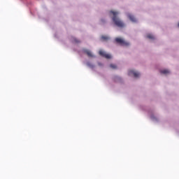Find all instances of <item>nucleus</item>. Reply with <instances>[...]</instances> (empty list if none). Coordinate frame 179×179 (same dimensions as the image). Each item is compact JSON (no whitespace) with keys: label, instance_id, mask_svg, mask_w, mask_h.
<instances>
[{"label":"nucleus","instance_id":"14","mask_svg":"<svg viewBox=\"0 0 179 179\" xmlns=\"http://www.w3.org/2000/svg\"><path fill=\"white\" fill-rule=\"evenodd\" d=\"M99 66H101V63H99Z\"/></svg>","mask_w":179,"mask_h":179},{"label":"nucleus","instance_id":"2","mask_svg":"<svg viewBox=\"0 0 179 179\" xmlns=\"http://www.w3.org/2000/svg\"><path fill=\"white\" fill-rule=\"evenodd\" d=\"M115 41L117 43L120 44V45H123V47H128L129 45V43L124 41V39L121 38H116L115 39Z\"/></svg>","mask_w":179,"mask_h":179},{"label":"nucleus","instance_id":"4","mask_svg":"<svg viewBox=\"0 0 179 179\" xmlns=\"http://www.w3.org/2000/svg\"><path fill=\"white\" fill-rule=\"evenodd\" d=\"M129 76L133 75V76H134V78H139L141 74L134 70H130V71H129Z\"/></svg>","mask_w":179,"mask_h":179},{"label":"nucleus","instance_id":"6","mask_svg":"<svg viewBox=\"0 0 179 179\" xmlns=\"http://www.w3.org/2000/svg\"><path fill=\"white\" fill-rule=\"evenodd\" d=\"M101 40L102 41H108V40H110V37H109V36H107L103 35V36L101 37Z\"/></svg>","mask_w":179,"mask_h":179},{"label":"nucleus","instance_id":"1","mask_svg":"<svg viewBox=\"0 0 179 179\" xmlns=\"http://www.w3.org/2000/svg\"><path fill=\"white\" fill-rule=\"evenodd\" d=\"M110 13H111L113 15L112 20H113L114 24H115V26H117V27H120V28L125 27V24L124 23V22H122V20H121L117 16L118 15V12L110 10Z\"/></svg>","mask_w":179,"mask_h":179},{"label":"nucleus","instance_id":"5","mask_svg":"<svg viewBox=\"0 0 179 179\" xmlns=\"http://www.w3.org/2000/svg\"><path fill=\"white\" fill-rule=\"evenodd\" d=\"M128 17L134 23L136 22V18L132 14H128Z\"/></svg>","mask_w":179,"mask_h":179},{"label":"nucleus","instance_id":"13","mask_svg":"<svg viewBox=\"0 0 179 179\" xmlns=\"http://www.w3.org/2000/svg\"><path fill=\"white\" fill-rule=\"evenodd\" d=\"M101 22H102V23H104V20H101Z\"/></svg>","mask_w":179,"mask_h":179},{"label":"nucleus","instance_id":"3","mask_svg":"<svg viewBox=\"0 0 179 179\" xmlns=\"http://www.w3.org/2000/svg\"><path fill=\"white\" fill-rule=\"evenodd\" d=\"M99 55L101 57H104V58H106V59H111V55L106 53V52L103 50H99Z\"/></svg>","mask_w":179,"mask_h":179},{"label":"nucleus","instance_id":"8","mask_svg":"<svg viewBox=\"0 0 179 179\" xmlns=\"http://www.w3.org/2000/svg\"><path fill=\"white\" fill-rule=\"evenodd\" d=\"M160 73H163V75H167L168 73H170V71L167 69H164V70H162Z\"/></svg>","mask_w":179,"mask_h":179},{"label":"nucleus","instance_id":"11","mask_svg":"<svg viewBox=\"0 0 179 179\" xmlns=\"http://www.w3.org/2000/svg\"><path fill=\"white\" fill-rule=\"evenodd\" d=\"M110 68L112 69H117V65L111 64H110Z\"/></svg>","mask_w":179,"mask_h":179},{"label":"nucleus","instance_id":"7","mask_svg":"<svg viewBox=\"0 0 179 179\" xmlns=\"http://www.w3.org/2000/svg\"><path fill=\"white\" fill-rule=\"evenodd\" d=\"M84 52H85V54H87V55L88 57H93V55L92 54V52H90V50H84Z\"/></svg>","mask_w":179,"mask_h":179},{"label":"nucleus","instance_id":"12","mask_svg":"<svg viewBox=\"0 0 179 179\" xmlns=\"http://www.w3.org/2000/svg\"><path fill=\"white\" fill-rule=\"evenodd\" d=\"M73 43H76V44H78V43H80V41H79V40H78L77 38H74V40H73Z\"/></svg>","mask_w":179,"mask_h":179},{"label":"nucleus","instance_id":"15","mask_svg":"<svg viewBox=\"0 0 179 179\" xmlns=\"http://www.w3.org/2000/svg\"><path fill=\"white\" fill-rule=\"evenodd\" d=\"M178 27H179V23H178Z\"/></svg>","mask_w":179,"mask_h":179},{"label":"nucleus","instance_id":"10","mask_svg":"<svg viewBox=\"0 0 179 179\" xmlns=\"http://www.w3.org/2000/svg\"><path fill=\"white\" fill-rule=\"evenodd\" d=\"M87 65L89 66V68H91L92 69H93V68H94V65H93V64H92L90 62H87Z\"/></svg>","mask_w":179,"mask_h":179},{"label":"nucleus","instance_id":"9","mask_svg":"<svg viewBox=\"0 0 179 179\" xmlns=\"http://www.w3.org/2000/svg\"><path fill=\"white\" fill-rule=\"evenodd\" d=\"M147 38H150V40H155V36L152 34H148L147 35Z\"/></svg>","mask_w":179,"mask_h":179}]
</instances>
